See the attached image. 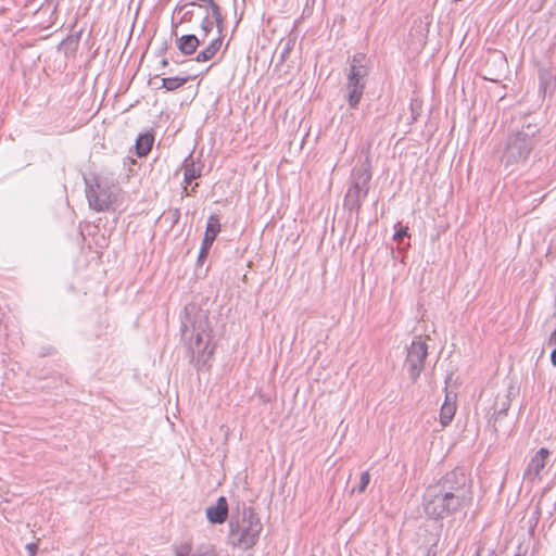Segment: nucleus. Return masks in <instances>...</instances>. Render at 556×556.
<instances>
[{"mask_svg": "<svg viewBox=\"0 0 556 556\" xmlns=\"http://www.w3.org/2000/svg\"><path fill=\"white\" fill-rule=\"evenodd\" d=\"M229 544L233 547L247 551L252 548L258 541L263 525L250 506L242 505L231 513L229 519Z\"/></svg>", "mask_w": 556, "mask_h": 556, "instance_id": "obj_1", "label": "nucleus"}, {"mask_svg": "<svg viewBox=\"0 0 556 556\" xmlns=\"http://www.w3.org/2000/svg\"><path fill=\"white\" fill-rule=\"evenodd\" d=\"M186 311L187 316L182 323L181 332L188 350L198 355L213 354L214 346H211V327L206 313L195 306Z\"/></svg>", "mask_w": 556, "mask_h": 556, "instance_id": "obj_2", "label": "nucleus"}, {"mask_svg": "<svg viewBox=\"0 0 556 556\" xmlns=\"http://www.w3.org/2000/svg\"><path fill=\"white\" fill-rule=\"evenodd\" d=\"M536 132V126L528 124L519 131L507 137L502 155V162L506 167H515L526 163L535 146Z\"/></svg>", "mask_w": 556, "mask_h": 556, "instance_id": "obj_3", "label": "nucleus"}, {"mask_svg": "<svg viewBox=\"0 0 556 556\" xmlns=\"http://www.w3.org/2000/svg\"><path fill=\"white\" fill-rule=\"evenodd\" d=\"M422 506L427 517L434 520H441L467 509L434 483L426 489Z\"/></svg>", "mask_w": 556, "mask_h": 556, "instance_id": "obj_4", "label": "nucleus"}, {"mask_svg": "<svg viewBox=\"0 0 556 556\" xmlns=\"http://www.w3.org/2000/svg\"><path fill=\"white\" fill-rule=\"evenodd\" d=\"M434 484L466 508L471 506L473 500L472 481L463 468H455L446 472Z\"/></svg>", "mask_w": 556, "mask_h": 556, "instance_id": "obj_5", "label": "nucleus"}, {"mask_svg": "<svg viewBox=\"0 0 556 556\" xmlns=\"http://www.w3.org/2000/svg\"><path fill=\"white\" fill-rule=\"evenodd\" d=\"M366 60L364 53H356L353 55L350 63L346 89L348 101L351 108L358 105L366 87V77L368 75Z\"/></svg>", "mask_w": 556, "mask_h": 556, "instance_id": "obj_6", "label": "nucleus"}, {"mask_svg": "<svg viewBox=\"0 0 556 556\" xmlns=\"http://www.w3.org/2000/svg\"><path fill=\"white\" fill-rule=\"evenodd\" d=\"M351 179L352 184L345 194L344 205L349 210H357L368 193V184L371 179L369 156L359 166L354 167Z\"/></svg>", "mask_w": 556, "mask_h": 556, "instance_id": "obj_7", "label": "nucleus"}, {"mask_svg": "<svg viewBox=\"0 0 556 556\" xmlns=\"http://www.w3.org/2000/svg\"><path fill=\"white\" fill-rule=\"evenodd\" d=\"M119 191L116 185L109 186L102 181H97L94 186H87L86 195L89 206L98 212L109 210L117 201Z\"/></svg>", "mask_w": 556, "mask_h": 556, "instance_id": "obj_8", "label": "nucleus"}, {"mask_svg": "<svg viewBox=\"0 0 556 556\" xmlns=\"http://www.w3.org/2000/svg\"><path fill=\"white\" fill-rule=\"evenodd\" d=\"M428 355V346L421 339L413 340L407 349L406 366L409 377L416 381L424 369L425 359Z\"/></svg>", "mask_w": 556, "mask_h": 556, "instance_id": "obj_9", "label": "nucleus"}, {"mask_svg": "<svg viewBox=\"0 0 556 556\" xmlns=\"http://www.w3.org/2000/svg\"><path fill=\"white\" fill-rule=\"evenodd\" d=\"M551 452L546 447H541L531 458L523 471V481L534 483L542 479Z\"/></svg>", "mask_w": 556, "mask_h": 556, "instance_id": "obj_10", "label": "nucleus"}, {"mask_svg": "<svg viewBox=\"0 0 556 556\" xmlns=\"http://www.w3.org/2000/svg\"><path fill=\"white\" fill-rule=\"evenodd\" d=\"M513 388H509V390L503 394L498 393L495 397L494 405H493V415L490 419V422H492L494 431H497V421L503 417L507 415V412L510 407V392Z\"/></svg>", "mask_w": 556, "mask_h": 556, "instance_id": "obj_11", "label": "nucleus"}, {"mask_svg": "<svg viewBox=\"0 0 556 556\" xmlns=\"http://www.w3.org/2000/svg\"><path fill=\"white\" fill-rule=\"evenodd\" d=\"M228 516V504L224 496L217 500V503L206 508V517L211 523H224Z\"/></svg>", "mask_w": 556, "mask_h": 556, "instance_id": "obj_12", "label": "nucleus"}, {"mask_svg": "<svg viewBox=\"0 0 556 556\" xmlns=\"http://www.w3.org/2000/svg\"><path fill=\"white\" fill-rule=\"evenodd\" d=\"M223 29L219 31V29L217 28V37L214 38L205 49H203L202 51H200L197 56H195V61L197 62H207L210 60H212L216 53L218 52V50L220 49L222 47V43H223Z\"/></svg>", "mask_w": 556, "mask_h": 556, "instance_id": "obj_13", "label": "nucleus"}, {"mask_svg": "<svg viewBox=\"0 0 556 556\" xmlns=\"http://www.w3.org/2000/svg\"><path fill=\"white\" fill-rule=\"evenodd\" d=\"M202 39L197 35H184L178 39V49L181 53L190 55L197 51Z\"/></svg>", "mask_w": 556, "mask_h": 556, "instance_id": "obj_14", "label": "nucleus"}, {"mask_svg": "<svg viewBox=\"0 0 556 556\" xmlns=\"http://www.w3.org/2000/svg\"><path fill=\"white\" fill-rule=\"evenodd\" d=\"M182 169L184 181L186 184H191L192 180L201 176V169L195 167V163L192 155H189L188 157L185 159Z\"/></svg>", "mask_w": 556, "mask_h": 556, "instance_id": "obj_15", "label": "nucleus"}, {"mask_svg": "<svg viewBox=\"0 0 556 556\" xmlns=\"http://www.w3.org/2000/svg\"><path fill=\"white\" fill-rule=\"evenodd\" d=\"M540 91L544 94L555 86L556 76L548 68H541L539 71Z\"/></svg>", "mask_w": 556, "mask_h": 556, "instance_id": "obj_16", "label": "nucleus"}, {"mask_svg": "<svg viewBox=\"0 0 556 556\" xmlns=\"http://www.w3.org/2000/svg\"><path fill=\"white\" fill-rule=\"evenodd\" d=\"M456 412V405L450 401V394H446L445 402L443 403L440 412V422L446 427L453 419Z\"/></svg>", "mask_w": 556, "mask_h": 556, "instance_id": "obj_17", "label": "nucleus"}, {"mask_svg": "<svg viewBox=\"0 0 556 556\" xmlns=\"http://www.w3.org/2000/svg\"><path fill=\"white\" fill-rule=\"evenodd\" d=\"M154 138L150 134L140 135L136 141V153L138 156H146L152 148Z\"/></svg>", "mask_w": 556, "mask_h": 556, "instance_id": "obj_18", "label": "nucleus"}, {"mask_svg": "<svg viewBox=\"0 0 556 556\" xmlns=\"http://www.w3.org/2000/svg\"><path fill=\"white\" fill-rule=\"evenodd\" d=\"M220 231V222L217 215H211L206 223L204 236L206 241H215L218 232Z\"/></svg>", "mask_w": 556, "mask_h": 556, "instance_id": "obj_19", "label": "nucleus"}, {"mask_svg": "<svg viewBox=\"0 0 556 556\" xmlns=\"http://www.w3.org/2000/svg\"><path fill=\"white\" fill-rule=\"evenodd\" d=\"M214 24L216 25V22L213 16L205 15L203 17L200 25V33L198 35L202 39V42L207 39V36L212 31Z\"/></svg>", "mask_w": 556, "mask_h": 556, "instance_id": "obj_20", "label": "nucleus"}, {"mask_svg": "<svg viewBox=\"0 0 556 556\" xmlns=\"http://www.w3.org/2000/svg\"><path fill=\"white\" fill-rule=\"evenodd\" d=\"M188 81V77H168L162 79V87L168 91H173L181 87Z\"/></svg>", "mask_w": 556, "mask_h": 556, "instance_id": "obj_21", "label": "nucleus"}, {"mask_svg": "<svg viewBox=\"0 0 556 556\" xmlns=\"http://www.w3.org/2000/svg\"><path fill=\"white\" fill-rule=\"evenodd\" d=\"M175 556H197V553H192L191 545L185 543L176 547Z\"/></svg>", "mask_w": 556, "mask_h": 556, "instance_id": "obj_22", "label": "nucleus"}, {"mask_svg": "<svg viewBox=\"0 0 556 556\" xmlns=\"http://www.w3.org/2000/svg\"><path fill=\"white\" fill-rule=\"evenodd\" d=\"M369 481H370V475H369V472H368V471H364V472H362V473H361V479H359V484H358L357 491H358L359 493H363V492L366 490V488H367V485H368Z\"/></svg>", "mask_w": 556, "mask_h": 556, "instance_id": "obj_23", "label": "nucleus"}, {"mask_svg": "<svg viewBox=\"0 0 556 556\" xmlns=\"http://www.w3.org/2000/svg\"><path fill=\"white\" fill-rule=\"evenodd\" d=\"M197 556H216V554L212 547L205 546L198 549Z\"/></svg>", "mask_w": 556, "mask_h": 556, "instance_id": "obj_24", "label": "nucleus"}, {"mask_svg": "<svg viewBox=\"0 0 556 556\" xmlns=\"http://www.w3.org/2000/svg\"><path fill=\"white\" fill-rule=\"evenodd\" d=\"M407 236V228L401 227L395 233H394V240L396 242H402L403 238Z\"/></svg>", "mask_w": 556, "mask_h": 556, "instance_id": "obj_25", "label": "nucleus"}, {"mask_svg": "<svg viewBox=\"0 0 556 556\" xmlns=\"http://www.w3.org/2000/svg\"><path fill=\"white\" fill-rule=\"evenodd\" d=\"M25 548L27 551L28 556H36L37 549H38V546L36 543H28V544H26Z\"/></svg>", "mask_w": 556, "mask_h": 556, "instance_id": "obj_26", "label": "nucleus"}, {"mask_svg": "<svg viewBox=\"0 0 556 556\" xmlns=\"http://www.w3.org/2000/svg\"><path fill=\"white\" fill-rule=\"evenodd\" d=\"M213 242L214 241H206V237L204 236L201 248L210 251Z\"/></svg>", "mask_w": 556, "mask_h": 556, "instance_id": "obj_27", "label": "nucleus"}, {"mask_svg": "<svg viewBox=\"0 0 556 556\" xmlns=\"http://www.w3.org/2000/svg\"><path fill=\"white\" fill-rule=\"evenodd\" d=\"M207 254H208V251L201 248L200 252H199V261L204 260L207 256Z\"/></svg>", "mask_w": 556, "mask_h": 556, "instance_id": "obj_28", "label": "nucleus"}, {"mask_svg": "<svg viewBox=\"0 0 556 556\" xmlns=\"http://www.w3.org/2000/svg\"><path fill=\"white\" fill-rule=\"evenodd\" d=\"M551 362H552L553 366L556 367V348L552 351Z\"/></svg>", "mask_w": 556, "mask_h": 556, "instance_id": "obj_29", "label": "nucleus"}, {"mask_svg": "<svg viewBox=\"0 0 556 556\" xmlns=\"http://www.w3.org/2000/svg\"><path fill=\"white\" fill-rule=\"evenodd\" d=\"M167 64H168V63H167V60H163V61H162V65H163V66H166Z\"/></svg>", "mask_w": 556, "mask_h": 556, "instance_id": "obj_30", "label": "nucleus"}, {"mask_svg": "<svg viewBox=\"0 0 556 556\" xmlns=\"http://www.w3.org/2000/svg\"><path fill=\"white\" fill-rule=\"evenodd\" d=\"M515 556H522V555H520V554H516Z\"/></svg>", "mask_w": 556, "mask_h": 556, "instance_id": "obj_31", "label": "nucleus"}]
</instances>
